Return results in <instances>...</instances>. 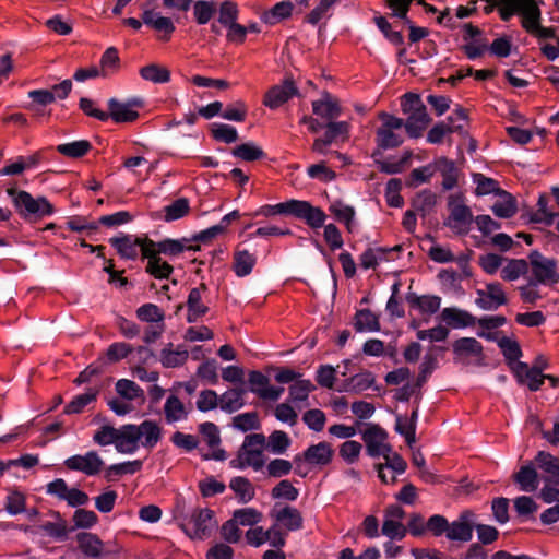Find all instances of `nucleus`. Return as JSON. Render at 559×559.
Masks as SVG:
<instances>
[{"label": "nucleus", "instance_id": "f257e3e1", "mask_svg": "<svg viewBox=\"0 0 559 559\" xmlns=\"http://www.w3.org/2000/svg\"><path fill=\"white\" fill-rule=\"evenodd\" d=\"M487 2L490 5L486 12L497 8L500 19L504 22L510 21L514 15H521L522 27L538 39L556 37L555 28L540 25L542 13L534 0H487Z\"/></svg>", "mask_w": 559, "mask_h": 559}, {"label": "nucleus", "instance_id": "f03ea898", "mask_svg": "<svg viewBox=\"0 0 559 559\" xmlns=\"http://www.w3.org/2000/svg\"><path fill=\"white\" fill-rule=\"evenodd\" d=\"M401 109L403 114L408 116L405 121L407 135L412 139L423 136L424 131L432 119L428 115L426 105L421 100L420 95L412 92L405 93L401 97Z\"/></svg>", "mask_w": 559, "mask_h": 559}, {"label": "nucleus", "instance_id": "7ed1b4c3", "mask_svg": "<svg viewBox=\"0 0 559 559\" xmlns=\"http://www.w3.org/2000/svg\"><path fill=\"white\" fill-rule=\"evenodd\" d=\"M8 195L11 198L12 203L24 219H39L53 214V205L46 197L34 198L29 192L17 190L15 187L7 189Z\"/></svg>", "mask_w": 559, "mask_h": 559}, {"label": "nucleus", "instance_id": "20e7f679", "mask_svg": "<svg viewBox=\"0 0 559 559\" xmlns=\"http://www.w3.org/2000/svg\"><path fill=\"white\" fill-rule=\"evenodd\" d=\"M214 511L207 508H194L189 518L181 523L183 532L192 539H205L216 527Z\"/></svg>", "mask_w": 559, "mask_h": 559}, {"label": "nucleus", "instance_id": "39448f33", "mask_svg": "<svg viewBox=\"0 0 559 559\" xmlns=\"http://www.w3.org/2000/svg\"><path fill=\"white\" fill-rule=\"evenodd\" d=\"M463 199L462 194H451L448 198L450 215L443 223L444 226L453 229L459 235H466L469 230V225L475 219L471 209L463 204Z\"/></svg>", "mask_w": 559, "mask_h": 559}, {"label": "nucleus", "instance_id": "423d86ee", "mask_svg": "<svg viewBox=\"0 0 559 559\" xmlns=\"http://www.w3.org/2000/svg\"><path fill=\"white\" fill-rule=\"evenodd\" d=\"M530 264L535 280L530 281L528 285L559 283V273L557 272V261L545 258L539 251L533 250L528 255Z\"/></svg>", "mask_w": 559, "mask_h": 559}, {"label": "nucleus", "instance_id": "0eeeda50", "mask_svg": "<svg viewBox=\"0 0 559 559\" xmlns=\"http://www.w3.org/2000/svg\"><path fill=\"white\" fill-rule=\"evenodd\" d=\"M295 96L300 97L301 95L293 75L286 74L281 84L273 85L267 90L263 98V105L274 110Z\"/></svg>", "mask_w": 559, "mask_h": 559}, {"label": "nucleus", "instance_id": "6e6552de", "mask_svg": "<svg viewBox=\"0 0 559 559\" xmlns=\"http://www.w3.org/2000/svg\"><path fill=\"white\" fill-rule=\"evenodd\" d=\"M547 367V361H544V365H534L533 367H530L526 362L518 361L511 366V369L519 384L527 385L531 391L535 392L540 389L545 381L543 370Z\"/></svg>", "mask_w": 559, "mask_h": 559}, {"label": "nucleus", "instance_id": "1a4fd4ad", "mask_svg": "<svg viewBox=\"0 0 559 559\" xmlns=\"http://www.w3.org/2000/svg\"><path fill=\"white\" fill-rule=\"evenodd\" d=\"M476 295L475 304L481 310L495 311L508 304L503 286L499 282L487 283L486 289H476Z\"/></svg>", "mask_w": 559, "mask_h": 559}, {"label": "nucleus", "instance_id": "9d476101", "mask_svg": "<svg viewBox=\"0 0 559 559\" xmlns=\"http://www.w3.org/2000/svg\"><path fill=\"white\" fill-rule=\"evenodd\" d=\"M292 216L305 221V223L318 229L324 226L326 215L320 207L313 206L310 202L294 199Z\"/></svg>", "mask_w": 559, "mask_h": 559}, {"label": "nucleus", "instance_id": "9b49d317", "mask_svg": "<svg viewBox=\"0 0 559 559\" xmlns=\"http://www.w3.org/2000/svg\"><path fill=\"white\" fill-rule=\"evenodd\" d=\"M67 468L71 471L82 472L87 476L97 475L104 461L96 451H88L84 455H72L64 461Z\"/></svg>", "mask_w": 559, "mask_h": 559}, {"label": "nucleus", "instance_id": "f8f14e48", "mask_svg": "<svg viewBox=\"0 0 559 559\" xmlns=\"http://www.w3.org/2000/svg\"><path fill=\"white\" fill-rule=\"evenodd\" d=\"M361 439L366 444L367 454L377 459L381 456V448L388 439V432L377 424H368V427L361 432Z\"/></svg>", "mask_w": 559, "mask_h": 559}, {"label": "nucleus", "instance_id": "ddd939ff", "mask_svg": "<svg viewBox=\"0 0 559 559\" xmlns=\"http://www.w3.org/2000/svg\"><path fill=\"white\" fill-rule=\"evenodd\" d=\"M139 428L134 424H126L117 429L115 448L117 452L132 454L139 449Z\"/></svg>", "mask_w": 559, "mask_h": 559}, {"label": "nucleus", "instance_id": "4468645a", "mask_svg": "<svg viewBox=\"0 0 559 559\" xmlns=\"http://www.w3.org/2000/svg\"><path fill=\"white\" fill-rule=\"evenodd\" d=\"M474 514L469 511H464L460 516L449 523L447 531V538L450 540L469 542L473 538L474 525L471 523V518Z\"/></svg>", "mask_w": 559, "mask_h": 559}, {"label": "nucleus", "instance_id": "2eb2a0df", "mask_svg": "<svg viewBox=\"0 0 559 559\" xmlns=\"http://www.w3.org/2000/svg\"><path fill=\"white\" fill-rule=\"evenodd\" d=\"M334 449L326 441L311 444L305 450L306 462L311 465L325 466L332 462Z\"/></svg>", "mask_w": 559, "mask_h": 559}, {"label": "nucleus", "instance_id": "dca6fc26", "mask_svg": "<svg viewBox=\"0 0 559 559\" xmlns=\"http://www.w3.org/2000/svg\"><path fill=\"white\" fill-rule=\"evenodd\" d=\"M441 320L452 329H464L476 323V317L456 307H447L441 311Z\"/></svg>", "mask_w": 559, "mask_h": 559}, {"label": "nucleus", "instance_id": "f3484780", "mask_svg": "<svg viewBox=\"0 0 559 559\" xmlns=\"http://www.w3.org/2000/svg\"><path fill=\"white\" fill-rule=\"evenodd\" d=\"M432 166L436 167V173L438 171L442 176V188L444 190H452L456 187L459 170L452 159L441 156L432 162Z\"/></svg>", "mask_w": 559, "mask_h": 559}, {"label": "nucleus", "instance_id": "a211bd4d", "mask_svg": "<svg viewBox=\"0 0 559 559\" xmlns=\"http://www.w3.org/2000/svg\"><path fill=\"white\" fill-rule=\"evenodd\" d=\"M141 19L146 26L164 33V40H169L170 35L176 29L170 17L162 16L158 13H155L152 9H145Z\"/></svg>", "mask_w": 559, "mask_h": 559}, {"label": "nucleus", "instance_id": "6ab92c4d", "mask_svg": "<svg viewBox=\"0 0 559 559\" xmlns=\"http://www.w3.org/2000/svg\"><path fill=\"white\" fill-rule=\"evenodd\" d=\"M140 238H132L131 235H122L119 237H111L109 243L117 250L122 259L135 260L138 258V248L140 246Z\"/></svg>", "mask_w": 559, "mask_h": 559}, {"label": "nucleus", "instance_id": "aec40b11", "mask_svg": "<svg viewBox=\"0 0 559 559\" xmlns=\"http://www.w3.org/2000/svg\"><path fill=\"white\" fill-rule=\"evenodd\" d=\"M453 354L456 358L464 357H483L484 347L479 341L474 337H461L452 344Z\"/></svg>", "mask_w": 559, "mask_h": 559}, {"label": "nucleus", "instance_id": "412c9836", "mask_svg": "<svg viewBox=\"0 0 559 559\" xmlns=\"http://www.w3.org/2000/svg\"><path fill=\"white\" fill-rule=\"evenodd\" d=\"M109 118L117 123L133 122L139 118V112L131 109L126 102H120L117 98H110L107 103Z\"/></svg>", "mask_w": 559, "mask_h": 559}, {"label": "nucleus", "instance_id": "4be33fe9", "mask_svg": "<svg viewBox=\"0 0 559 559\" xmlns=\"http://www.w3.org/2000/svg\"><path fill=\"white\" fill-rule=\"evenodd\" d=\"M535 462L543 472L549 475L545 480L559 486V457L548 452L539 451L535 456Z\"/></svg>", "mask_w": 559, "mask_h": 559}, {"label": "nucleus", "instance_id": "5701e85b", "mask_svg": "<svg viewBox=\"0 0 559 559\" xmlns=\"http://www.w3.org/2000/svg\"><path fill=\"white\" fill-rule=\"evenodd\" d=\"M136 427L139 428V439L143 438L141 444L145 449H153L162 439L163 429L154 420H144Z\"/></svg>", "mask_w": 559, "mask_h": 559}, {"label": "nucleus", "instance_id": "b1692460", "mask_svg": "<svg viewBox=\"0 0 559 559\" xmlns=\"http://www.w3.org/2000/svg\"><path fill=\"white\" fill-rule=\"evenodd\" d=\"M312 111L323 119L332 121L341 116L342 109L337 100L333 99L329 93H324V98L312 102Z\"/></svg>", "mask_w": 559, "mask_h": 559}, {"label": "nucleus", "instance_id": "393cba45", "mask_svg": "<svg viewBox=\"0 0 559 559\" xmlns=\"http://www.w3.org/2000/svg\"><path fill=\"white\" fill-rule=\"evenodd\" d=\"M78 546L81 551L92 558H99L103 555L104 544L96 534L82 532L76 535Z\"/></svg>", "mask_w": 559, "mask_h": 559}, {"label": "nucleus", "instance_id": "a878e982", "mask_svg": "<svg viewBox=\"0 0 559 559\" xmlns=\"http://www.w3.org/2000/svg\"><path fill=\"white\" fill-rule=\"evenodd\" d=\"M52 516L58 522H44L37 526V531H43L45 534L57 542H64L68 539L70 528L67 527L66 521L62 520L60 512L52 511Z\"/></svg>", "mask_w": 559, "mask_h": 559}, {"label": "nucleus", "instance_id": "bb28decb", "mask_svg": "<svg viewBox=\"0 0 559 559\" xmlns=\"http://www.w3.org/2000/svg\"><path fill=\"white\" fill-rule=\"evenodd\" d=\"M354 329L358 333L380 331V322L370 309H359L354 317Z\"/></svg>", "mask_w": 559, "mask_h": 559}, {"label": "nucleus", "instance_id": "cd10ccee", "mask_svg": "<svg viewBox=\"0 0 559 559\" xmlns=\"http://www.w3.org/2000/svg\"><path fill=\"white\" fill-rule=\"evenodd\" d=\"M513 479L519 484L521 490L532 492L538 487V474L532 463L523 465Z\"/></svg>", "mask_w": 559, "mask_h": 559}, {"label": "nucleus", "instance_id": "c85d7f7f", "mask_svg": "<svg viewBox=\"0 0 559 559\" xmlns=\"http://www.w3.org/2000/svg\"><path fill=\"white\" fill-rule=\"evenodd\" d=\"M374 382L376 379L373 373L369 370H365L345 380L344 390L361 392L369 388H373L374 390L378 391L379 386L374 385Z\"/></svg>", "mask_w": 559, "mask_h": 559}, {"label": "nucleus", "instance_id": "c756f323", "mask_svg": "<svg viewBox=\"0 0 559 559\" xmlns=\"http://www.w3.org/2000/svg\"><path fill=\"white\" fill-rule=\"evenodd\" d=\"M502 201L496 202L491 210L499 218H511L518 212L516 199L508 191L502 190L498 195Z\"/></svg>", "mask_w": 559, "mask_h": 559}, {"label": "nucleus", "instance_id": "7c9ffc66", "mask_svg": "<svg viewBox=\"0 0 559 559\" xmlns=\"http://www.w3.org/2000/svg\"><path fill=\"white\" fill-rule=\"evenodd\" d=\"M171 347L173 344L169 343L160 350L159 361L165 368H176L182 366L189 357L187 349H181L179 346L174 350Z\"/></svg>", "mask_w": 559, "mask_h": 559}, {"label": "nucleus", "instance_id": "2f4dec72", "mask_svg": "<svg viewBox=\"0 0 559 559\" xmlns=\"http://www.w3.org/2000/svg\"><path fill=\"white\" fill-rule=\"evenodd\" d=\"M231 155L245 162H255L266 158V153L252 141L231 148Z\"/></svg>", "mask_w": 559, "mask_h": 559}, {"label": "nucleus", "instance_id": "473e14b6", "mask_svg": "<svg viewBox=\"0 0 559 559\" xmlns=\"http://www.w3.org/2000/svg\"><path fill=\"white\" fill-rule=\"evenodd\" d=\"M274 516L275 520L282 523L288 531H298L304 524L301 513L290 506L283 507Z\"/></svg>", "mask_w": 559, "mask_h": 559}, {"label": "nucleus", "instance_id": "72a5a7b5", "mask_svg": "<svg viewBox=\"0 0 559 559\" xmlns=\"http://www.w3.org/2000/svg\"><path fill=\"white\" fill-rule=\"evenodd\" d=\"M257 262V258L248 250H237L234 253L233 270L238 277L248 276Z\"/></svg>", "mask_w": 559, "mask_h": 559}, {"label": "nucleus", "instance_id": "f704fd0d", "mask_svg": "<svg viewBox=\"0 0 559 559\" xmlns=\"http://www.w3.org/2000/svg\"><path fill=\"white\" fill-rule=\"evenodd\" d=\"M141 78L154 84H164L170 81V71L157 63H150L139 71Z\"/></svg>", "mask_w": 559, "mask_h": 559}, {"label": "nucleus", "instance_id": "c9c22d12", "mask_svg": "<svg viewBox=\"0 0 559 559\" xmlns=\"http://www.w3.org/2000/svg\"><path fill=\"white\" fill-rule=\"evenodd\" d=\"M294 3L292 0H285L276 3L270 11L262 15V21L266 24L274 25L277 22L292 15Z\"/></svg>", "mask_w": 559, "mask_h": 559}, {"label": "nucleus", "instance_id": "e433bc0d", "mask_svg": "<svg viewBox=\"0 0 559 559\" xmlns=\"http://www.w3.org/2000/svg\"><path fill=\"white\" fill-rule=\"evenodd\" d=\"M98 393V389H87L85 393L74 396L73 400L66 405L63 413L67 415L82 413L90 403L96 401Z\"/></svg>", "mask_w": 559, "mask_h": 559}, {"label": "nucleus", "instance_id": "4c0bfd02", "mask_svg": "<svg viewBox=\"0 0 559 559\" xmlns=\"http://www.w3.org/2000/svg\"><path fill=\"white\" fill-rule=\"evenodd\" d=\"M229 487L236 493L240 503H248L254 498V488L246 477L236 476L231 478Z\"/></svg>", "mask_w": 559, "mask_h": 559}, {"label": "nucleus", "instance_id": "58836bf2", "mask_svg": "<svg viewBox=\"0 0 559 559\" xmlns=\"http://www.w3.org/2000/svg\"><path fill=\"white\" fill-rule=\"evenodd\" d=\"M325 132L322 136L324 141L331 145L338 140H346L349 133V124L346 121H329L325 123Z\"/></svg>", "mask_w": 559, "mask_h": 559}, {"label": "nucleus", "instance_id": "ea45409f", "mask_svg": "<svg viewBox=\"0 0 559 559\" xmlns=\"http://www.w3.org/2000/svg\"><path fill=\"white\" fill-rule=\"evenodd\" d=\"M91 148L92 144L87 140L73 141L56 146L58 153L70 158H81L86 155Z\"/></svg>", "mask_w": 559, "mask_h": 559}, {"label": "nucleus", "instance_id": "a19ab883", "mask_svg": "<svg viewBox=\"0 0 559 559\" xmlns=\"http://www.w3.org/2000/svg\"><path fill=\"white\" fill-rule=\"evenodd\" d=\"M164 413L168 424L179 421L187 417L185 405L176 395L167 397L164 405Z\"/></svg>", "mask_w": 559, "mask_h": 559}, {"label": "nucleus", "instance_id": "79ce46f5", "mask_svg": "<svg viewBox=\"0 0 559 559\" xmlns=\"http://www.w3.org/2000/svg\"><path fill=\"white\" fill-rule=\"evenodd\" d=\"M143 466V462L141 460L128 461L123 463L112 464L108 466L105 471V478L108 481L112 480L114 476H122L127 474H135L141 471Z\"/></svg>", "mask_w": 559, "mask_h": 559}, {"label": "nucleus", "instance_id": "37998d69", "mask_svg": "<svg viewBox=\"0 0 559 559\" xmlns=\"http://www.w3.org/2000/svg\"><path fill=\"white\" fill-rule=\"evenodd\" d=\"M217 12V4L213 0H198L193 4V15L200 25L207 24Z\"/></svg>", "mask_w": 559, "mask_h": 559}, {"label": "nucleus", "instance_id": "c03bdc74", "mask_svg": "<svg viewBox=\"0 0 559 559\" xmlns=\"http://www.w3.org/2000/svg\"><path fill=\"white\" fill-rule=\"evenodd\" d=\"M403 142L404 139L401 134H397L382 126L376 130V143L381 148L393 150L401 146Z\"/></svg>", "mask_w": 559, "mask_h": 559}, {"label": "nucleus", "instance_id": "a18cd8bd", "mask_svg": "<svg viewBox=\"0 0 559 559\" xmlns=\"http://www.w3.org/2000/svg\"><path fill=\"white\" fill-rule=\"evenodd\" d=\"M373 22L379 28V31L382 33V35L385 37V39L389 40L392 45L402 46L404 44V37L402 35V32L394 31L392 28V24L388 21L385 16L376 15L373 17Z\"/></svg>", "mask_w": 559, "mask_h": 559}, {"label": "nucleus", "instance_id": "49530a36", "mask_svg": "<svg viewBox=\"0 0 559 559\" xmlns=\"http://www.w3.org/2000/svg\"><path fill=\"white\" fill-rule=\"evenodd\" d=\"M189 242H191V239L186 237L181 239L165 238L160 241H157V246L159 248L160 254L173 258L186 251L187 243Z\"/></svg>", "mask_w": 559, "mask_h": 559}, {"label": "nucleus", "instance_id": "de8ad7c7", "mask_svg": "<svg viewBox=\"0 0 559 559\" xmlns=\"http://www.w3.org/2000/svg\"><path fill=\"white\" fill-rule=\"evenodd\" d=\"M437 203V195L428 189H425L417 193L414 198L412 205L416 212H419L421 216L429 214Z\"/></svg>", "mask_w": 559, "mask_h": 559}, {"label": "nucleus", "instance_id": "09e8293b", "mask_svg": "<svg viewBox=\"0 0 559 559\" xmlns=\"http://www.w3.org/2000/svg\"><path fill=\"white\" fill-rule=\"evenodd\" d=\"M211 134L214 140L226 144L234 143L238 140V131L235 127L226 123H212Z\"/></svg>", "mask_w": 559, "mask_h": 559}, {"label": "nucleus", "instance_id": "8fccbe9b", "mask_svg": "<svg viewBox=\"0 0 559 559\" xmlns=\"http://www.w3.org/2000/svg\"><path fill=\"white\" fill-rule=\"evenodd\" d=\"M473 179L476 183V195H487L492 193L498 197L503 190L499 187V182L497 180L486 177L483 174H474Z\"/></svg>", "mask_w": 559, "mask_h": 559}, {"label": "nucleus", "instance_id": "3c124183", "mask_svg": "<svg viewBox=\"0 0 559 559\" xmlns=\"http://www.w3.org/2000/svg\"><path fill=\"white\" fill-rule=\"evenodd\" d=\"M528 272V263L524 259H511L508 264L501 270V278L504 281H515L521 275Z\"/></svg>", "mask_w": 559, "mask_h": 559}, {"label": "nucleus", "instance_id": "603ef678", "mask_svg": "<svg viewBox=\"0 0 559 559\" xmlns=\"http://www.w3.org/2000/svg\"><path fill=\"white\" fill-rule=\"evenodd\" d=\"M435 173L436 167L432 166V163L415 168L409 173V176L406 180V186L408 188H416L421 183H427L430 181Z\"/></svg>", "mask_w": 559, "mask_h": 559}, {"label": "nucleus", "instance_id": "864d4df0", "mask_svg": "<svg viewBox=\"0 0 559 559\" xmlns=\"http://www.w3.org/2000/svg\"><path fill=\"white\" fill-rule=\"evenodd\" d=\"M139 320L148 323H164V311L155 304H144L136 309Z\"/></svg>", "mask_w": 559, "mask_h": 559}, {"label": "nucleus", "instance_id": "5fc2aeb1", "mask_svg": "<svg viewBox=\"0 0 559 559\" xmlns=\"http://www.w3.org/2000/svg\"><path fill=\"white\" fill-rule=\"evenodd\" d=\"M117 393L128 400L144 399V391L134 381L129 379H120L116 382Z\"/></svg>", "mask_w": 559, "mask_h": 559}, {"label": "nucleus", "instance_id": "6e6d98bb", "mask_svg": "<svg viewBox=\"0 0 559 559\" xmlns=\"http://www.w3.org/2000/svg\"><path fill=\"white\" fill-rule=\"evenodd\" d=\"M438 367V359L432 354H426L419 366V373L413 383L418 390L428 381V378Z\"/></svg>", "mask_w": 559, "mask_h": 559}, {"label": "nucleus", "instance_id": "4d7b16f0", "mask_svg": "<svg viewBox=\"0 0 559 559\" xmlns=\"http://www.w3.org/2000/svg\"><path fill=\"white\" fill-rule=\"evenodd\" d=\"M290 444L289 436L283 430H274L267 438V449L274 454H284Z\"/></svg>", "mask_w": 559, "mask_h": 559}, {"label": "nucleus", "instance_id": "13d9d810", "mask_svg": "<svg viewBox=\"0 0 559 559\" xmlns=\"http://www.w3.org/2000/svg\"><path fill=\"white\" fill-rule=\"evenodd\" d=\"M497 344L502 350L503 356L506 360L509 362V365H511L512 362L513 365L516 364L523 355L519 343L507 336H503L500 340H498Z\"/></svg>", "mask_w": 559, "mask_h": 559}, {"label": "nucleus", "instance_id": "bf43d9fd", "mask_svg": "<svg viewBox=\"0 0 559 559\" xmlns=\"http://www.w3.org/2000/svg\"><path fill=\"white\" fill-rule=\"evenodd\" d=\"M190 203L187 198H179L164 207L166 222L177 221L189 213Z\"/></svg>", "mask_w": 559, "mask_h": 559}, {"label": "nucleus", "instance_id": "052dcab7", "mask_svg": "<svg viewBox=\"0 0 559 559\" xmlns=\"http://www.w3.org/2000/svg\"><path fill=\"white\" fill-rule=\"evenodd\" d=\"M233 426L242 432H247L260 429L261 424L257 412H248L235 416L233 418Z\"/></svg>", "mask_w": 559, "mask_h": 559}, {"label": "nucleus", "instance_id": "680f3d73", "mask_svg": "<svg viewBox=\"0 0 559 559\" xmlns=\"http://www.w3.org/2000/svg\"><path fill=\"white\" fill-rule=\"evenodd\" d=\"M330 211L338 222L346 225L349 233L353 230V221L355 217V210L353 206L345 205L341 201H336L330 205Z\"/></svg>", "mask_w": 559, "mask_h": 559}, {"label": "nucleus", "instance_id": "e2e57ef3", "mask_svg": "<svg viewBox=\"0 0 559 559\" xmlns=\"http://www.w3.org/2000/svg\"><path fill=\"white\" fill-rule=\"evenodd\" d=\"M239 10L237 3L230 0H225L219 4L218 9V23L227 27L238 20Z\"/></svg>", "mask_w": 559, "mask_h": 559}, {"label": "nucleus", "instance_id": "0e129e2a", "mask_svg": "<svg viewBox=\"0 0 559 559\" xmlns=\"http://www.w3.org/2000/svg\"><path fill=\"white\" fill-rule=\"evenodd\" d=\"M145 272L156 280H167L174 272V266L162 258L154 261H147Z\"/></svg>", "mask_w": 559, "mask_h": 559}, {"label": "nucleus", "instance_id": "69168bd1", "mask_svg": "<svg viewBox=\"0 0 559 559\" xmlns=\"http://www.w3.org/2000/svg\"><path fill=\"white\" fill-rule=\"evenodd\" d=\"M316 386L310 380L298 379L289 386V397L293 402L306 401L309 393L314 391Z\"/></svg>", "mask_w": 559, "mask_h": 559}, {"label": "nucleus", "instance_id": "338daca9", "mask_svg": "<svg viewBox=\"0 0 559 559\" xmlns=\"http://www.w3.org/2000/svg\"><path fill=\"white\" fill-rule=\"evenodd\" d=\"M26 498L20 491H10L4 501V510L10 515H17L26 511Z\"/></svg>", "mask_w": 559, "mask_h": 559}, {"label": "nucleus", "instance_id": "774afa93", "mask_svg": "<svg viewBox=\"0 0 559 559\" xmlns=\"http://www.w3.org/2000/svg\"><path fill=\"white\" fill-rule=\"evenodd\" d=\"M219 402L221 409L228 414L235 413L245 406V401L239 397V393L230 390L221 395Z\"/></svg>", "mask_w": 559, "mask_h": 559}]
</instances>
